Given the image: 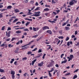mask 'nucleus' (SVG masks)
I'll list each match as a JSON object with an SVG mask.
<instances>
[{
    "label": "nucleus",
    "instance_id": "f257e3e1",
    "mask_svg": "<svg viewBox=\"0 0 79 79\" xmlns=\"http://www.w3.org/2000/svg\"><path fill=\"white\" fill-rule=\"evenodd\" d=\"M35 14H34L32 16H36V17H38L39 16H40V12L39 11L38 12H35Z\"/></svg>",
    "mask_w": 79,
    "mask_h": 79
},
{
    "label": "nucleus",
    "instance_id": "f03ea898",
    "mask_svg": "<svg viewBox=\"0 0 79 79\" xmlns=\"http://www.w3.org/2000/svg\"><path fill=\"white\" fill-rule=\"evenodd\" d=\"M77 3V1L76 0H72L69 3L70 5H73L74 3Z\"/></svg>",
    "mask_w": 79,
    "mask_h": 79
},
{
    "label": "nucleus",
    "instance_id": "7ed1b4c3",
    "mask_svg": "<svg viewBox=\"0 0 79 79\" xmlns=\"http://www.w3.org/2000/svg\"><path fill=\"white\" fill-rule=\"evenodd\" d=\"M73 58H74V56L73 55H70L69 57H67V59H69L68 60V61H70V60H72Z\"/></svg>",
    "mask_w": 79,
    "mask_h": 79
},
{
    "label": "nucleus",
    "instance_id": "20e7f679",
    "mask_svg": "<svg viewBox=\"0 0 79 79\" xmlns=\"http://www.w3.org/2000/svg\"><path fill=\"white\" fill-rule=\"evenodd\" d=\"M27 45H25L23 46H22V50H25V49H27V48H29V46H27Z\"/></svg>",
    "mask_w": 79,
    "mask_h": 79
},
{
    "label": "nucleus",
    "instance_id": "39448f33",
    "mask_svg": "<svg viewBox=\"0 0 79 79\" xmlns=\"http://www.w3.org/2000/svg\"><path fill=\"white\" fill-rule=\"evenodd\" d=\"M19 51V48H17L15 51V53H20V52Z\"/></svg>",
    "mask_w": 79,
    "mask_h": 79
},
{
    "label": "nucleus",
    "instance_id": "423d86ee",
    "mask_svg": "<svg viewBox=\"0 0 79 79\" xmlns=\"http://www.w3.org/2000/svg\"><path fill=\"white\" fill-rule=\"evenodd\" d=\"M42 29L44 31V30H45V29H50V28H49V27L47 26H45L43 27L42 28Z\"/></svg>",
    "mask_w": 79,
    "mask_h": 79
},
{
    "label": "nucleus",
    "instance_id": "0eeeda50",
    "mask_svg": "<svg viewBox=\"0 0 79 79\" xmlns=\"http://www.w3.org/2000/svg\"><path fill=\"white\" fill-rule=\"evenodd\" d=\"M55 64V62L53 61H52L51 62L50 64L51 65V66H53V64Z\"/></svg>",
    "mask_w": 79,
    "mask_h": 79
},
{
    "label": "nucleus",
    "instance_id": "6e6552de",
    "mask_svg": "<svg viewBox=\"0 0 79 79\" xmlns=\"http://www.w3.org/2000/svg\"><path fill=\"white\" fill-rule=\"evenodd\" d=\"M11 74L12 75H15V72L14 71L11 70Z\"/></svg>",
    "mask_w": 79,
    "mask_h": 79
},
{
    "label": "nucleus",
    "instance_id": "1a4fd4ad",
    "mask_svg": "<svg viewBox=\"0 0 79 79\" xmlns=\"http://www.w3.org/2000/svg\"><path fill=\"white\" fill-rule=\"evenodd\" d=\"M47 33H49L50 34H52V31L50 30H48L47 31Z\"/></svg>",
    "mask_w": 79,
    "mask_h": 79
},
{
    "label": "nucleus",
    "instance_id": "9d476101",
    "mask_svg": "<svg viewBox=\"0 0 79 79\" xmlns=\"http://www.w3.org/2000/svg\"><path fill=\"white\" fill-rule=\"evenodd\" d=\"M36 61H37V59H35L32 61V66H34V63H35Z\"/></svg>",
    "mask_w": 79,
    "mask_h": 79
},
{
    "label": "nucleus",
    "instance_id": "9b49d317",
    "mask_svg": "<svg viewBox=\"0 0 79 79\" xmlns=\"http://www.w3.org/2000/svg\"><path fill=\"white\" fill-rule=\"evenodd\" d=\"M50 10V9H48V8H46L44 9V11H48Z\"/></svg>",
    "mask_w": 79,
    "mask_h": 79
},
{
    "label": "nucleus",
    "instance_id": "f8f14e48",
    "mask_svg": "<svg viewBox=\"0 0 79 79\" xmlns=\"http://www.w3.org/2000/svg\"><path fill=\"white\" fill-rule=\"evenodd\" d=\"M40 10V7H37L35 9V11H37V10Z\"/></svg>",
    "mask_w": 79,
    "mask_h": 79
},
{
    "label": "nucleus",
    "instance_id": "ddd939ff",
    "mask_svg": "<svg viewBox=\"0 0 79 79\" xmlns=\"http://www.w3.org/2000/svg\"><path fill=\"white\" fill-rule=\"evenodd\" d=\"M12 8V6H9L7 7V9H8V10H10V9H11V8Z\"/></svg>",
    "mask_w": 79,
    "mask_h": 79
},
{
    "label": "nucleus",
    "instance_id": "4468645a",
    "mask_svg": "<svg viewBox=\"0 0 79 79\" xmlns=\"http://www.w3.org/2000/svg\"><path fill=\"white\" fill-rule=\"evenodd\" d=\"M14 11H15V13H18V12H19V10L17 9H15Z\"/></svg>",
    "mask_w": 79,
    "mask_h": 79
},
{
    "label": "nucleus",
    "instance_id": "2eb2a0df",
    "mask_svg": "<svg viewBox=\"0 0 79 79\" xmlns=\"http://www.w3.org/2000/svg\"><path fill=\"white\" fill-rule=\"evenodd\" d=\"M65 29L67 31H69V30L70 29V28L69 27H65Z\"/></svg>",
    "mask_w": 79,
    "mask_h": 79
},
{
    "label": "nucleus",
    "instance_id": "dca6fc26",
    "mask_svg": "<svg viewBox=\"0 0 79 79\" xmlns=\"http://www.w3.org/2000/svg\"><path fill=\"white\" fill-rule=\"evenodd\" d=\"M66 62H67V60H65L64 61H62L61 62V64H63V63H66Z\"/></svg>",
    "mask_w": 79,
    "mask_h": 79
},
{
    "label": "nucleus",
    "instance_id": "f3484780",
    "mask_svg": "<svg viewBox=\"0 0 79 79\" xmlns=\"http://www.w3.org/2000/svg\"><path fill=\"white\" fill-rule=\"evenodd\" d=\"M6 36H7L8 37H10V34L7 33V32H6Z\"/></svg>",
    "mask_w": 79,
    "mask_h": 79
},
{
    "label": "nucleus",
    "instance_id": "a211bd4d",
    "mask_svg": "<svg viewBox=\"0 0 79 79\" xmlns=\"http://www.w3.org/2000/svg\"><path fill=\"white\" fill-rule=\"evenodd\" d=\"M7 45V44H3L1 45V47H4V46H6Z\"/></svg>",
    "mask_w": 79,
    "mask_h": 79
},
{
    "label": "nucleus",
    "instance_id": "6ab92c4d",
    "mask_svg": "<svg viewBox=\"0 0 79 79\" xmlns=\"http://www.w3.org/2000/svg\"><path fill=\"white\" fill-rule=\"evenodd\" d=\"M5 29V26H4L2 27L1 31H4Z\"/></svg>",
    "mask_w": 79,
    "mask_h": 79
},
{
    "label": "nucleus",
    "instance_id": "aec40b11",
    "mask_svg": "<svg viewBox=\"0 0 79 79\" xmlns=\"http://www.w3.org/2000/svg\"><path fill=\"white\" fill-rule=\"evenodd\" d=\"M11 61H10V63H13V61H15V59H11Z\"/></svg>",
    "mask_w": 79,
    "mask_h": 79
},
{
    "label": "nucleus",
    "instance_id": "412c9836",
    "mask_svg": "<svg viewBox=\"0 0 79 79\" xmlns=\"http://www.w3.org/2000/svg\"><path fill=\"white\" fill-rule=\"evenodd\" d=\"M0 72H1V73H5L4 70L2 69H0Z\"/></svg>",
    "mask_w": 79,
    "mask_h": 79
},
{
    "label": "nucleus",
    "instance_id": "4be33fe9",
    "mask_svg": "<svg viewBox=\"0 0 79 79\" xmlns=\"http://www.w3.org/2000/svg\"><path fill=\"white\" fill-rule=\"evenodd\" d=\"M8 47H10V48H11V47H13V45H11V44H9L8 45Z\"/></svg>",
    "mask_w": 79,
    "mask_h": 79
},
{
    "label": "nucleus",
    "instance_id": "5701e85b",
    "mask_svg": "<svg viewBox=\"0 0 79 79\" xmlns=\"http://www.w3.org/2000/svg\"><path fill=\"white\" fill-rule=\"evenodd\" d=\"M43 65V64H42V63H40V64H38V66H42Z\"/></svg>",
    "mask_w": 79,
    "mask_h": 79
},
{
    "label": "nucleus",
    "instance_id": "b1692460",
    "mask_svg": "<svg viewBox=\"0 0 79 79\" xmlns=\"http://www.w3.org/2000/svg\"><path fill=\"white\" fill-rule=\"evenodd\" d=\"M27 59V57H25L22 59V60L24 61V60H26Z\"/></svg>",
    "mask_w": 79,
    "mask_h": 79
},
{
    "label": "nucleus",
    "instance_id": "393cba45",
    "mask_svg": "<svg viewBox=\"0 0 79 79\" xmlns=\"http://www.w3.org/2000/svg\"><path fill=\"white\" fill-rule=\"evenodd\" d=\"M58 40H59L57 38H56L55 39V40L54 42V43H55V42H58Z\"/></svg>",
    "mask_w": 79,
    "mask_h": 79
},
{
    "label": "nucleus",
    "instance_id": "a878e982",
    "mask_svg": "<svg viewBox=\"0 0 79 79\" xmlns=\"http://www.w3.org/2000/svg\"><path fill=\"white\" fill-rule=\"evenodd\" d=\"M34 42V40L31 41L28 44H27L26 45H31V43H32V42Z\"/></svg>",
    "mask_w": 79,
    "mask_h": 79
},
{
    "label": "nucleus",
    "instance_id": "bb28decb",
    "mask_svg": "<svg viewBox=\"0 0 79 79\" xmlns=\"http://www.w3.org/2000/svg\"><path fill=\"white\" fill-rule=\"evenodd\" d=\"M16 33L17 34H20V33H21V31H16Z\"/></svg>",
    "mask_w": 79,
    "mask_h": 79
},
{
    "label": "nucleus",
    "instance_id": "cd10ccee",
    "mask_svg": "<svg viewBox=\"0 0 79 79\" xmlns=\"http://www.w3.org/2000/svg\"><path fill=\"white\" fill-rule=\"evenodd\" d=\"M77 75H75L73 77V79H76V78H77Z\"/></svg>",
    "mask_w": 79,
    "mask_h": 79
},
{
    "label": "nucleus",
    "instance_id": "c85d7f7f",
    "mask_svg": "<svg viewBox=\"0 0 79 79\" xmlns=\"http://www.w3.org/2000/svg\"><path fill=\"white\" fill-rule=\"evenodd\" d=\"M29 24H30V22H27L26 23L25 26H27L28 25H29Z\"/></svg>",
    "mask_w": 79,
    "mask_h": 79
},
{
    "label": "nucleus",
    "instance_id": "c756f323",
    "mask_svg": "<svg viewBox=\"0 0 79 79\" xmlns=\"http://www.w3.org/2000/svg\"><path fill=\"white\" fill-rule=\"evenodd\" d=\"M54 69V68H52L50 71H48V72H49L50 73L52 72V71H54V69Z\"/></svg>",
    "mask_w": 79,
    "mask_h": 79
},
{
    "label": "nucleus",
    "instance_id": "7c9ffc66",
    "mask_svg": "<svg viewBox=\"0 0 79 79\" xmlns=\"http://www.w3.org/2000/svg\"><path fill=\"white\" fill-rule=\"evenodd\" d=\"M50 15V13H47L45 14V16H48V15Z\"/></svg>",
    "mask_w": 79,
    "mask_h": 79
},
{
    "label": "nucleus",
    "instance_id": "2f4dec72",
    "mask_svg": "<svg viewBox=\"0 0 79 79\" xmlns=\"http://www.w3.org/2000/svg\"><path fill=\"white\" fill-rule=\"evenodd\" d=\"M14 64L15 65H18V61H15V62Z\"/></svg>",
    "mask_w": 79,
    "mask_h": 79
},
{
    "label": "nucleus",
    "instance_id": "473e14b6",
    "mask_svg": "<svg viewBox=\"0 0 79 79\" xmlns=\"http://www.w3.org/2000/svg\"><path fill=\"white\" fill-rule=\"evenodd\" d=\"M18 21V19H16L14 20L13 21V22L14 23H16V21Z\"/></svg>",
    "mask_w": 79,
    "mask_h": 79
},
{
    "label": "nucleus",
    "instance_id": "72a5a7b5",
    "mask_svg": "<svg viewBox=\"0 0 79 79\" xmlns=\"http://www.w3.org/2000/svg\"><path fill=\"white\" fill-rule=\"evenodd\" d=\"M3 18V13H1L0 14V18Z\"/></svg>",
    "mask_w": 79,
    "mask_h": 79
},
{
    "label": "nucleus",
    "instance_id": "f704fd0d",
    "mask_svg": "<svg viewBox=\"0 0 79 79\" xmlns=\"http://www.w3.org/2000/svg\"><path fill=\"white\" fill-rule=\"evenodd\" d=\"M37 50V48H35L34 49L32 50V52H35V51H36Z\"/></svg>",
    "mask_w": 79,
    "mask_h": 79
},
{
    "label": "nucleus",
    "instance_id": "c9c22d12",
    "mask_svg": "<svg viewBox=\"0 0 79 79\" xmlns=\"http://www.w3.org/2000/svg\"><path fill=\"white\" fill-rule=\"evenodd\" d=\"M69 38L68 37H67L66 39V40H65L66 41H68V40H69Z\"/></svg>",
    "mask_w": 79,
    "mask_h": 79
},
{
    "label": "nucleus",
    "instance_id": "e433bc0d",
    "mask_svg": "<svg viewBox=\"0 0 79 79\" xmlns=\"http://www.w3.org/2000/svg\"><path fill=\"white\" fill-rule=\"evenodd\" d=\"M15 75H12V78L13 79H15Z\"/></svg>",
    "mask_w": 79,
    "mask_h": 79
},
{
    "label": "nucleus",
    "instance_id": "4c0bfd02",
    "mask_svg": "<svg viewBox=\"0 0 79 79\" xmlns=\"http://www.w3.org/2000/svg\"><path fill=\"white\" fill-rule=\"evenodd\" d=\"M48 74H49V75L50 77H52V74H51L50 72H49Z\"/></svg>",
    "mask_w": 79,
    "mask_h": 79
},
{
    "label": "nucleus",
    "instance_id": "58836bf2",
    "mask_svg": "<svg viewBox=\"0 0 79 79\" xmlns=\"http://www.w3.org/2000/svg\"><path fill=\"white\" fill-rule=\"evenodd\" d=\"M24 31H29V30L27 28L25 29L24 30Z\"/></svg>",
    "mask_w": 79,
    "mask_h": 79
},
{
    "label": "nucleus",
    "instance_id": "ea45409f",
    "mask_svg": "<svg viewBox=\"0 0 79 79\" xmlns=\"http://www.w3.org/2000/svg\"><path fill=\"white\" fill-rule=\"evenodd\" d=\"M62 25V26H64L65 25H66V23H63Z\"/></svg>",
    "mask_w": 79,
    "mask_h": 79
},
{
    "label": "nucleus",
    "instance_id": "a19ab883",
    "mask_svg": "<svg viewBox=\"0 0 79 79\" xmlns=\"http://www.w3.org/2000/svg\"><path fill=\"white\" fill-rule=\"evenodd\" d=\"M38 35H35V36H33V37H34V38H36L38 36Z\"/></svg>",
    "mask_w": 79,
    "mask_h": 79
},
{
    "label": "nucleus",
    "instance_id": "79ce46f5",
    "mask_svg": "<svg viewBox=\"0 0 79 79\" xmlns=\"http://www.w3.org/2000/svg\"><path fill=\"white\" fill-rule=\"evenodd\" d=\"M27 74V73H24V74H23V76L24 77H26V75Z\"/></svg>",
    "mask_w": 79,
    "mask_h": 79
},
{
    "label": "nucleus",
    "instance_id": "37998d69",
    "mask_svg": "<svg viewBox=\"0 0 79 79\" xmlns=\"http://www.w3.org/2000/svg\"><path fill=\"white\" fill-rule=\"evenodd\" d=\"M20 44V41H18L16 44V45H19Z\"/></svg>",
    "mask_w": 79,
    "mask_h": 79
},
{
    "label": "nucleus",
    "instance_id": "c03bdc74",
    "mask_svg": "<svg viewBox=\"0 0 79 79\" xmlns=\"http://www.w3.org/2000/svg\"><path fill=\"white\" fill-rule=\"evenodd\" d=\"M51 66H52V65L50 64H48L47 66V67L48 68H50V67H51Z\"/></svg>",
    "mask_w": 79,
    "mask_h": 79
},
{
    "label": "nucleus",
    "instance_id": "a18cd8bd",
    "mask_svg": "<svg viewBox=\"0 0 79 79\" xmlns=\"http://www.w3.org/2000/svg\"><path fill=\"white\" fill-rule=\"evenodd\" d=\"M31 53H32V52H31L29 51L28 52L27 54L29 55V54H31Z\"/></svg>",
    "mask_w": 79,
    "mask_h": 79
},
{
    "label": "nucleus",
    "instance_id": "49530a36",
    "mask_svg": "<svg viewBox=\"0 0 79 79\" xmlns=\"http://www.w3.org/2000/svg\"><path fill=\"white\" fill-rule=\"evenodd\" d=\"M79 71V69H77L76 70L74 71V73H76V72H77Z\"/></svg>",
    "mask_w": 79,
    "mask_h": 79
},
{
    "label": "nucleus",
    "instance_id": "de8ad7c7",
    "mask_svg": "<svg viewBox=\"0 0 79 79\" xmlns=\"http://www.w3.org/2000/svg\"><path fill=\"white\" fill-rule=\"evenodd\" d=\"M42 52V49H39L38 53H41Z\"/></svg>",
    "mask_w": 79,
    "mask_h": 79
},
{
    "label": "nucleus",
    "instance_id": "09e8293b",
    "mask_svg": "<svg viewBox=\"0 0 79 79\" xmlns=\"http://www.w3.org/2000/svg\"><path fill=\"white\" fill-rule=\"evenodd\" d=\"M33 31H36V28H35L34 27H33Z\"/></svg>",
    "mask_w": 79,
    "mask_h": 79
},
{
    "label": "nucleus",
    "instance_id": "8fccbe9b",
    "mask_svg": "<svg viewBox=\"0 0 79 79\" xmlns=\"http://www.w3.org/2000/svg\"><path fill=\"white\" fill-rule=\"evenodd\" d=\"M58 38L59 39H63V36L59 37Z\"/></svg>",
    "mask_w": 79,
    "mask_h": 79
},
{
    "label": "nucleus",
    "instance_id": "3c124183",
    "mask_svg": "<svg viewBox=\"0 0 79 79\" xmlns=\"http://www.w3.org/2000/svg\"><path fill=\"white\" fill-rule=\"evenodd\" d=\"M63 56H64V54H62L60 56V58H63Z\"/></svg>",
    "mask_w": 79,
    "mask_h": 79
},
{
    "label": "nucleus",
    "instance_id": "603ef678",
    "mask_svg": "<svg viewBox=\"0 0 79 79\" xmlns=\"http://www.w3.org/2000/svg\"><path fill=\"white\" fill-rule=\"evenodd\" d=\"M0 79H6V77L5 76H4L3 77L1 78Z\"/></svg>",
    "mask_w": 79,
    "mask_h": 79
},
{
    "label": "nucleus",
    "instance_id": "864d4df0",
    "mask_svg": "<svg viewBox=\"0 0 79 79\" xmlns=\"http://www.w3.org/2000/svg\"><path fill=\"white\" fill-rule=\"evenodd\" d=\"M69 44H70V42H67V46H69Z\"/></svg>",
    "mask_w": 79,
    "mask_h": 79
},
{
    "label": "nucleus",
    "instance_id": "5fc2aeb1",
    "mask_svg": "<svg viewBox=\"0 0 79 79\" xmlns=\"http://www.w3.org/2000/svg\"><path fill=\"white\" fill-rule=\"evenodd\" d=\"M10 38L6 40V41H7V42H8L10 40Z\"/></svg>",
    "mask_w": 79,
    "mask_h": 79
},
{
    "label": "nucleus",
    "instance_id": "6e6d98bb",
    "mask_svg": "<svg viewBox=\"0 0 79 79\" xmlns=\"http://www.w3.org/2000/svg\"><path fill=\"white\" fill-rule=\"evenodd\" d=\"M56 67V68H58L59 67V65L58 64H56L55 65Z\"/></svg>",
    "mask_w": 79,
    "mask_h": 79
},
{
    "label": "nucleus",
    "instance_id": "4d7b16f0",
    "mask_svg": "<svg viewBox=\"0 0 79 79\" xmlns=\"http://www.w3.org/2000/svg\"><path fill=\"white\" fill-rule=\"evenodd\" d=\"M56 11L57 12V13H59V12H60V10H56Z\"/></svg>",
    "mask_w": 79,
    "mask_h": 79
},
{
    "label": "nucleus",
    "instance_id": "13d9d810",
    "mask_svg": "<svg viewBox=\"0 0 79 79\" xmlns=\"http://www.w3.org/2000/svg\"><path fill=\"white\" fill-rule=\"evenodd\" d=\"M35 5V6H38V5H39V3H38V2H36Z\"/></svg>",
    "mask_w": 79,
    "mask_h": 79
},
{
    "label": "nucleus",
    "instance_id": "bf43d9fd",
    "mask_svg": "<svg viewBox=\"0 0 79 79\" xmlns=\"http://www.w3.org/2000/svg\"><path fill=\"white\" fill-rule=\"evenodd\" d=\"M77 31H76L75 32V35H77Z\"/></svg>",
    "mask_w": 79,
    "mask_h": 79
},
{
    "label": "nucleus",
    "instance_id": "052dcab7",
    "mask_svg": "<svg viewBox=\"0 0 79 79\" xmlns=\"http://www.w3.org/2000/svg\"><path fill=\"white\" fill-rule=\"evenodd\" d=\"M68 10H64V11H63V12H64V13H68Z\"/></svg>",
    "mask_w": 79,
    "mask_h": 79
},
{
    "label": "nucleus",
    "instance_id": "680f3d73",
    "mask_svg": "<svg viewBox=\"0 0 79 79\" xmlns=\"http://www.w3.org/2000/svg\"><path fill=\"white\" fill-rule=\"evenodd\" d=\"M69 20H68L66 22H65V23L66 24H68L69 23Z\"/></svg>",
    "mask_w": 79,
    "mask_h": 79
},
{
    "label": "nucleus",
    "instance_id": "e2e57ef3",
    "mask_svg": "<svg viewBox=\"0 0 79 79\" xmlns=\"http://www.w3.org/2000/svg\"><path fill=\"white\" fill-rule=\"evenodd\" d=\"M76 46H78V45H79V42H78L77 43V44H75Z\"/></svg>",
    "mask_w": 79,
    "mask_h": 79
},
{
    "label": "nucleus",
    "instance_id": "0e129e2a",
    "mask_svg": "<svg viewBox=\"0 0 79 79\" xmlns=\"http://www.w3.org/2000/svg\"><path fill=\"white\" fill-rule=\"evenodd\" d=\"M5 10H6V9H2V10H1V12H3V11H4Z\"/></svg>",
    "mask_w": 79,
    "mask_h": 79
},
{
    "label": "nucleus",
    "instance_id": "69168bd1",
    "mask_svg": "<svg viewBox=\"0 0 79 79\" xmlns=\"http://www.w3.org/2000/svg\"><path fill=\"white\" fill-rule=\"evenodd\" d=\"M10 30H11V28L10 27H8L7 31H10Z\"/></svg>",
    "mask_w": 79,
    "mask_h": 79
},
{
    "label": "nucleus",
    "instance_id": "338daca9",
    "mask_svg": "<svg viewBox=\"0 0 79 79\" xmlns=\"http://www.w3.org/2000/svg\"><path fill=\"white\" fill-rule=\"evenodd\" d=\"M15 38H12L11 41H13V40H15Z\"/></svg>",
    "mask_w": 79,
    "mask_h": 79
},
{
    "label": "nucleus",
    "instance_id": "774afa93",
    "mask_svg": "<svg viewBox=\"0 0 79 79\" xmlns=\"http://www.w3.org/2000/svg\"><path fill=\"white\" fill-rule=\"evenodd\" d=\"M3 6L2 5H0V8H3Z\"/></svg>",
    "mask_w": 79,
    "mask_h": 79
}]
</instances>
